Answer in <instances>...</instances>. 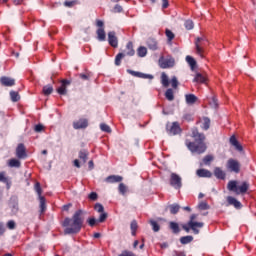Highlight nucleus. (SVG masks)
I'll list each match as a JSON object with an SVG mask.
<instances>
[{"label":"nucleus","mask_w":256,"mask_h":256,"mask_svg":"<svg viewBox=\"0 0 256 256\" xmlns=\"http://www.w3.org/2000/svg\"><path fill=\"white\" fill-rule=\"evenodd\" d=\"M83 210H77L72 218H65L63 222V227H66L64 230L65 235H73L79 233L81 231V227H83Z\"/></svg>","instance_id":"nucleus-1"},{"label":"nucleus","mask_w":256,"mask_h":256,"mask_svg":"<svg viewBox=\"0 0 256 256\" xmlns=\"http://www.w3.org/2000/svg\"><path fill=\"white\" fill-rule=\"evenodd\" d=\"M192 137L195 138L196 142L186 141V147H188L189 151H191V153H198V155L205 153V151H207V144L204 142L205 134L199 133V130L194 128L192 130Z\"/></svg>","instance_id":"nucleus-2"},{"label":"nucleus","mask_w":256,"mask_h":256,"mask_svg":"<svg viewBox=\"0 0 256 256\" xmlns=\"http://www.w3.org/2000/svg\"><path fill=\"white\" fill-rule=\"evenodd\" d=\"M228 191H232L236 195H245L247 191H249V184L247 182H238L235 180H231L227 185Z\"/></svg>","instance_id":"nucleus-3"},{"label":"nucleus","mask_w":256,"mask_h":256,"mask_svg":"<svg viewBox=\"0 0 256 256\" xmlns=\"http://www.w3.org/2000/svg\"><path fill=\"white\" fill-rule=\"evenodd\" d=\"M133 55H135V50L133 49V42H128L124 51L117 54L115 58V65H121V59H123V57H133Z\"/></svg>","instance_id":"nucleus-4"},{"label":"nucleus","mask_w":256,"mask_h":256,"mask_svg":"<svg viewBox=\"0 0 256 256\" xmlns=\"http://www.w3.org/2000/svg\"><path fill=\"white\" fill-rule=\"evenodd\" d=\"M195 49L197 55H199L203 59V53H205V47L209 45V41L204 36L198 37L195 40Z\"/></svg>","instance_id":"nucleus-5"},{"label":"nucleus","mask_w":256,"mask_h":256,"mask_svg":"<svg viewBox=\"0 0 256 256\" xmlns=\"http://www.w3.org/2000/svg\"><path fill=\"white\" fill-rule=\"evenodd\" d=\"M159 66L161 69H169L171 67H175V58L171 56L160 57L159 59Z\"/></svg>","instance_id":"nucleus-6"},{"label":"nucleus","mask_w":256,"mask_h":256,"mask_svg":"<svg viewBox=\"0 0 256 256\" xmlns=\"http://www.w3.org/2000/svg\"><path fill=\"white\" fill-rule=\"evenodd\" d=\"M226 169L232 173H239L241 171V163L233 158H230L226 163Z\"/></svg>","instance_id":"nucleus-7"},{"label":"nucleus","mask_w":256,"mask_h":256,"mask_svg":"<svg viewBox=\"0 0 256 256\" xmlns=\"http://www.w3.org/2000/svg\"><path fill=\"white\" fill-rule=\"evenodd\" d=\"M35 191L39 197L41 213H43L45 211V197L41 196L42 190L39 182L35 184Z\"/></svg>","instance_id":"nucleus-8"},{"label":"nucleus","mask_w":256,"mask_h":256,"mask_svg":"<svg viewBox=\"0 0 256 256\" xmlns=\"http://www.w3.org/2000/svg\"><path fill=\"white\" fill-rule=\"evenodd\" d=\"M170 185L174 187V189H181L183 184L181 182L180 176L175 173H172L170 176Z\"/></svg>","instance_id":"nucleus-9"},{"label":"nucleus","mask_w":256,"mask_h":256,"mask_svg":"<svg viewBox=\"0 0 256 256\" xmlns=\"http://www.w3.org/2000/svg\"><path fill=\"white\" fill-rule=\"evenodd\" d=\"M166 129L169 135H179V133H181V128L179 127V124L177 122L167 124Z\"/></svg>","instance_id":"nucleus-10"},{"label":"nucleus","mask_w":256,"mask_h":256,"mask_svg":"<svg viewBox=\"0 0 256 256\" xmlns=\"http://www.w3.org/2000/svg\"><path fill=\"white\" fill-rule=\"evenodd\" d=\"M74 129H87L89 127V120L81 118L73 122Z\"/></svg>","instance_id":"nucleus-11"},{"label":"nucleus","mask_w":256,"mask_h":256,"mask_svg":"<svg viewBox=\"0 0 256 256\" xmlns=\"http://www.w3.org/2000/svg\"><path fill=\"white\" fill-rule=\"evenodd\" d=\"M203 222H195V221H189L188 227L192 229V231L195 233V235H199V229L203 228Z\"/></svg>","instance_id":"nucleus-12"},{"label":"nucleus","mask_w":256,"mask_h":256,"mask_svg":"<svg viewBox=\"0 0 256 256\" xmlns=\"http://www.w3.org/2000/svg\"><path fill=\"white\" fill-rule=\"evenodd\" d=\"M0 83L4 85V87H13V85H15V79L3 76L0 78Z\"/></svg>","instance_id":"nucleus-13"},{"label":"nucleus","mask_w":256,"mask_h":256,"mask_svg":"<svg viewBox=\"0 0 256 256\" xmlns=\"http://www.w3.org/2000/svg\"><path fill=\"white\" fill-rule=\"evenodd\" d=\"M16 157H18V159H25V157H27L25 146L23 144H19L16 148Z\"/></svg>","instance_id":"nucleus-14"},{"label":"nucleus","mask_w":256,"mask_h":256,"mask_svg":"<svg viewBox=\"0 0 256 256\" xmlns=\"http://www.w3.org/2000/svg\"><path fill=\"white\" fill-rule=\"evenodd\" d=\"M185 101L187 105H195L199 101V98L195 94H186Z\"/></svg>","instance_id":"nucleus-15"},{"label":"nucleus","mask_w":256,"mask_h":256,"mask_svg":"<svg viewBox=\"0 0 256 256\" xmlns=\"http://www.w3.org/2000/svg\"><path fill=\"white\" fill-rule=\"evenodd\" d=\"M67 85H71V82L68 80H62V84L57 89V93H59V95H67Z\"/></svg>","instance_id":"nucleus-16"},{"label":"nucleus","mask_w":256,"mask_h":256,"mask_svg":"<svg viewBox=\"0 0 256 256\" xmlns=\"http://www.w3.org/2000/svg\"><path fill=\"white\" fill-rule=\"evenodd\" d=\"M108 41H109V45H111V47H117L119 45L117 36H115V32L108 33Z\"/></svg>","instance_id":"nucleus-17"},{"label":"nucleus","mask_w":256,"mask_h":256,"mask_svg":"<svg viewBox=\"0 0 256 256\" xmlns=\"http://www.w3.org/2000/svg\"><path fill=\"white\" fill-rule=\"evenodd\" d=\"M196 175L198 177H204V178H211V177H213V173H211V171H209L207 169H198L196 171Z\"/></svg>","instance_id":"nucleus-18"},{"label":"nucleus","mask_w":256,"mask_h":256,"mask_svg":"<svg viewBox=\"0 0 256 256\" xmlns=\"http://www.w3.org/2000/svg\"><path fill=\"white\" fill-rule=\"evenodd\" d=\"M128 73L130 75H133V77H140L141 79H153L152 75L149 74H143L141 72H135L133 70H128Z\"/></svg>","instance_id":"nucleus-19"},{"label":"nucleus","mask_w":256,"mask_h":256,"mask_svg":"<svg viewBox=\"0 0 256 256\" xmlns=\"http://www.w3.org/2000/svg\"><path fill=\"white\" fill-rule=\"evenodd\" d=\"M227 201H228L229 205H233V207H235V209H241V202H239L233 196H228Z\"/></svg>","instance_id":"nucleus-20"},{"label":"nucleus","mask_w":256,"mask_h":256,"mask_svg":"<svg viewBox=\"0 0 256 256\" xmlns=\"http://www.w3.org/2000/svg\"><path fill=\"white\" fill-rule=\"evenodd\" d=\"M123 181V177L111 175L106 178V183H121Z\"/></svg>","instance_id":"nucleus-21"},{"label":"nucleus","mask_w":256,"mask_h":256,"mask_svg":"<svg viewBox=\"0 0 256 256\" xmlns=\"http://www.w3.org/2000/svg\"><path fill=\"white\" fill-rule=\"evenodd\" d=\"M230 143L231 145H233V147H235V149H237V151H243V146L239 144V141H237V138H235V136H231Z\"/></svg>","instance_id":"nucleus-22"},{"label":"nucleus","mask_w":256,"mask_h":256,"mask_svg":"<svg viewBox=\"0 0 256 256\" xmlns=\"http://www.w3.org/2000/svg\"><path fill=\"white\" fill-rule=\"evenodd\" d=\"M147 45L151 51H157V49H159V47L157 46V41L155 39H148Z\"/></svg>","instance_id":"nucleus-23"},{"label":"nucleus","mask_w":256,"mask_h":256,"mask_svg":"<svg viewBox=\"0 0 256 256\" xmlns=\"http://www.w3.org/2000/svg\"><path fill=\"white\" fill-rule=\"evenodd\" d=\"M214 175L217 179H225V172L219 167L214 169Z\"/></svg>","instance_id":"nucleus-24"},{"label":"nucleus","mask_w":256,"mask_h":256,"mask_svg":"<svg viewBox=\"0 0 256 256\" xmlns=\"http://www.w3.org/2000/svg\"><path fill=\"white\" fill-rule=\"evenodd\" d=\"M79 159L82 163H87V159H89V152L82 150L79 152Z\"/></svg>","instance_id":"nucleus-25"},{"label":"nucleus","mask_w":256,"mask_h":256,"mask_svg":"<svg viewBox=\"0 0 256 256\" xmlns=\"http://www.w3.org/2000/svg\"><path fill=\"white\" fill-rule=\"evenodd\" d=\"M96 33H97V39L98 40L105 41L106 34H105V29L104 28H99Z\"/></svg>","instance_id":"nucleus-26"},{"label":"nucleus","mask_w":256,"mask_h":256,"mask_svg":"<svg viewBox=\"0 0 256 256\" xmlns=\"http://www.w3.org/2000/svg\"><path fill=\"white\" fill-rule=\"evenodd\" d=\"M193 81L194 83H205L207 78H205L201 73H197Z\"/></svg>","instance_id":"nucleus-27"},{"label":"nucleus","mask_w":256,"mask_h":256,"mask_svg":"<svg viewBox=\"0 0 256 256\" xmlns=\"http://www.w3.org/2000/svg\"><path fill=\"white\" fill-rule=\"evenodd\" d=\"M211 125V120L207 117H204L202 119V129H204V131H207V129H209Z\"/></svg>","instance_id":"nucleus-28"},{"label":"nucleus","mask_w":256,"mask_h":256,"mask_svg":"<svg viewBox=\"0 0 256 256\" xmlns=\"http://www.w3.org/2000/svg\"><path fill=\"white\" fill-rule=\"evenodd\" d=\"M186 62L190 65L191 69H195L197 66V61L191 56H186Z\"/></svg>","instance_id":"nucleus-29"},{"label":"nucleus","mask_w":256,"mask_h":256,"mask_svg":"<svg viewBox=\"0 0 256 256\" xmlns=\"http://www.w3.org/2000/svg\"><path fill=\"white\" fill-rule=\"evenodd\" d=\"M165 97L168 101H173V99H175V93L173 92V89H168L165 92Z\"/></svg>","instance_id":"nucleus-30"},{"label":"nucleus","mask_w":256,"mask_h":256,"mask_svg":"<svg viewBox=\"0 0 256 256\" xmlns=\"http://www.w3.org/2000/svg\"><path fill=\"white\" fill-rule=\"evenodd\" d=\"M179 209H181V206H179L178 204H172L169 206V210L172 215H176V213H179Z\"/></svg>","instance_id":"nucleus-31"},{"label":"nucleus","mask_w":256,"mask_h":256,"mask_svg":"<svg viewBox=\"0 0 256 256\" xmlns=\"http://www.w3.org/2000/svg\"><path fill=\"white\" fill-rule=\"evenodd\" d=\"M161 83H162L163 87H169V77L167 76V74L162 73Z\"/></svg>","instance_id":"nucleus-32"},{"label":"nucleus","mask_w":256,"mask_h":256,"mask_svg":"<svg viewBox=\"0 0 256 256\" xmlns=\"http://www.w3.org/2000/svg\"><path fill=\"white\" fill-rule=\"evenodd\" d=\"M10 98H11V101H13L14 103H17V101L21 99V96H19V92L11 91Z\"/></svg>","instance_id":"nucleus-33"},{"label":"nucleus","mask_w":256,"mask_h":256,"mask_svg":"<svg viewBox=\"0 0 256 256\" xmlns=\"http://www.w3.org/2000/svg\"><path fill=\"white\" fill-rule=\"evenodd\" d=\"M138 57H145L147 55V49L145 46H140L137 50Z\"/></svg>","instance_id":"nucleus-34"},{"label":"nucleus","mask_w":256,"mask_h":256,"mask_svg":"<svg viewBox=\"0 0 256 256\" xmlns=\"http://www.w3.org/2000/svg\"><path fill=\"white\" fill-rule=\"evenodd\" d=\"M130 229L133 237H135V235H137V229H138L137 221L134 220L131 222Z\"/></svg>","instance_id":"nucleus-35"},{"label":"nucleus","mask_w":256,"mask_h":256,"mask_svg":"<svg viewBox=\"0 0 256 256\" xmlns=\"http://www.w3.org/2000/svg\"><path fill=\"white\" fill-rule=\"evenodd\" d=\"M191 241H193V236H183L180 238V243H182V245H187V243H191Z\"/></svg>","instance_id":"nucleus-36"},{"label":"nucleus","mask_w":256,"mask_h":256,"mask_svg":"<svg viewBox=\"0 0 256 256\" xmlns=\"http://www.w3.org/2000/svg\"><path fill=\"white\" fill-rule=\"evenodd\" d=\"M53 93V86L46 85L43 87V94L44 95H51Z\"/></svg>","instance_id":"nucleus-37"},{"label":"nucleus","mask_w":256,"mask_h":256,"mask_svg":"<svg viewBox=\"0 0 256 256\" xmlns=\"http://www.w3.org/2000/svg\"><path fill=\"white\" fill-rule=\"evenodd\" d=\"M9 166L10 167H17V168H19V167H21V161H19L17 159H11L9 161Z\"/></svg>","instance_id":"nucleus-38"},{"label":"nucleus","mask_w":256,"mask_h":256,"mask_svg":"<svg viewBox=\"0 0 256 256\" xmlns=\"http://www.w3.org/2000/svg\"><path fill=\"white\" fill-rule=\"evenodd\" d=\"M170 229H172L173 233H179V224L175 222H170Z\"/></svg>","instance_id":"nucleus-39"},{"label":"nucleus","mask_w":256,"mask_h":256,"mask_svg":"<svg viewBox=\"0 0 256 256\" xmlns=\"http://www.w3.org/2000/svg\"><path fill=\"white\" fill-rule=\"evenodd\" d=\"M198 209H200V211H207V209H209V204L202 201L198 204Z\"/></svg>","instance_id":"nucleus-40"},{"label":"nucleus","mask_w":256,"mask_h":256,"mask_svg":"<svg viewBox=\"0 0 256 256\" xmlns=\"http://www.w3.org/2000/svg\"><path fill=\"white\" fill-rule=\"evenodd\" d=\"M213 155H206L204 158H203V163L204 165H210L211 164V161H213Z\"/></svg>","instance_id":"nucleus-41"},{"label":"nucleus","mask_w":256,"mask_h":256,"mask_svg":"<svg viewBox=\"0 0 256 256\" xmlns=\"http://www.w3.org/2000/svg\"><path fill=\"white\" fill-rule=\"evenodd\" d=\"M150 225L152 226V229L155 233H157L159 231V229H161L159 227V224L154 220H150Z\"/></svg>","instance_id":"nucleus-42"},{"label":"nucleus","mask_w":256,"mask_h":256,"mask_svg":"<svg viewBox=\"0 0 256 256\" xmlns=\"http://www.w3.org/2000/svg\"><path fill=\"white\" fill-rule=\"evenodd\" d=\"M184 25L188 31H191V29L195 27V24H193V20H186Z\"/></svg>","instance_id":"nucleus-43"},{"label":"nucleus","mask_w":256,"mask_h":256,"mask_svg":"<svg viewBox=\"0 0 256 256\" xmlns=\"http://www.w3.org/2000/svg\"><path fill=\"white\" fill-rule=\"evenodd\" d=\"M101 131H104L105 133H111V127L109 125L102 123L100 124Z\"/></svg>","instance_id":"nucleus-44"},{"label":"nucleus","mask_w":256,"mask_h":256,"mask_svg":"<svg viewBox=\"0 0 256 256\" xmlns=\"http://www.w3.org/2000/svg\"><path fill=\"white\" fill-rule=\"evenodd\" d=\"M118 190H119V193H121V195H125V193H127V187L123 183L119 184Z\"/></svg>","instance_id":"nucleus-45"},{"label":"nucleus","mask_w":256,"mask_h":256,"mask_svg":"<svg viewBox=\"0 0 256 256\" xmlns=\"http://www.w3.org/2000/svg\"><path fill=\"white\" fill-rule=\"evenodd\" d=\"M171 87H173V89H177V87L179 86V81L177 80V77H172L171 81Z\"/></svg>","instance_id":"nucleus-46"},{"label":"nucleus","mask_w":256,"mask_h":256,"mask_svg":"<svg viewBox=\"0 0 256 256\" xmlns=\"http://www.w3.org/2000/svg\"><path fill=\"white\" fill-rule=\"evenodd\" d=\"M94 209L97 213L105 212V208L100 203L95 204Z\"/></svg>","instance_id":"nucleus-47"},{"label":"nucleus","mask_w":256,"mask_h":256,"mask_svg":"<svg viewBox=\"0 0 256 256\" xmlns=\"http://www.w3.org/2000/svg\"><path fill=\"white\" fill-rule=\"evenodd\" d=\"M166 37L168 38V41H173V39H175V34H173L171 30L166 29Z\"/></svg>","instance_id":"nucleus-48"},{"label":"nucleus","mask_w":256,"mask_h":256,"mask_svg":"<svg viewBox=\"0 0 256 256\" xmlns=\"http://www.w3.org/2000/svg\"><path fill=\"white\" fill-rule=\"evenodd\" d=\"M106 219H107V213L101 212L100 217L98 219V223H105Z\"/></svg>","instance_id":"nucleus-49"},{"label":"nucleus","mask_w":256,"mask_h":256,"mask_svg":"<svg viewBox=\"0 0 256 256\" xmlns=\"http://www.w3.org/2000/svg\"><path fill=\"white\" fill-rule=\"evenodd\" d=\"M87 222H88V225H90V227H95V225L97 223H99V221L95 218H90V219L87 220Z\"/></svg>","instance_id":"nucleus-50"},{"label":"nucleus","mask_w":256,"mask_h":256,"mask_svg":"<svg viewBox=\"0 0 256 256\" xmlns=\"http://www.w3.org/2000/svg\"><path fill=\"white\" fill-rule=\"evenodd\" d=\"M15 226H16L15 221H13V220L8 221V223H7L8 229L13 230V229H15Z\"/></svg>","instance_id":"nucleus-51"},{"label":"nucleus","mask_w":256,"mask_h":256,"mask_svg":"<svg viewBox=\"0 0 256 256\" xmlns=\"http://www.w3.org/2000/svg\"><path fill=\"white\" fill-rule=\"evenodd\" d=\"M121 11H123V7H121V5H116L113 9L114 13H121Z\"/></svg>","instance_id":"nucleus-52"},{"label":"nucleus","mask_w":256,"mask_h":256,"mask_svg":"<svg viewBox=\"0 0 256 256\" xmlns=\"http://www.w3.org/2000/svg\"><path fill=\"white\" fill-rule=\"evenodd\" d=\"M44 129L43 125L38 124L35 126L36 133H41V131Z\"/></svg>","instance_id":"nucleus-53"},{"label":"nucleus","mask_w":256,"mask_h":256,"mask_svg":"<svg viewBox=\"0 0 256 256\" xmlns=\"http://www.w3.org/2000/svg\"><path fill=\"white\" fill-rule=\"evenodd\" d=\"M89 199H91L92 201H96V199H97V193L92 192V193L89 195Z\"/></svg>","instance_id":"nucleus-54"},{"label":"nucleus","mask_w":256,"mask_h":256,"mask_svg":"<svg viewBox=\"0 0 256 256\" xmlns=\"http://www.w3.org/2000/svg\"><path fill=\"white\" fill-rule=\"evenodd\" d=\"M64 5H65V7H73V5H75V2H73V1H65Z\"/></svg>","instance_id":"nucleus-55"},{"label":"nucleus","mask_w":256,"mask_h":256,"mask_svg":"<svg viewBox=\"0 0 256 256\" xmlns=\"http://www.w3.org/2000/svg\"><path fill=\"white\" fill-rule=\"evenodd\" d=\"M173 256H187L185 252L173 251Z\"/></svg>","instance_id":"nucleus-56"},{"label":"nucleus","mask_w":256,"mask_h":256,"mask_svg":"<svg viewBox=\"0 0 256 256\" xmlns=\"http://www.w3.org/2000/svg\"><path fill=\"white\" fill-rule=\"evenodd\" d=\"M80 77L84 80V81H89V77H91V75H87V74H80Z\"/></svg>","instance_id":"nucleus-57"},{"label":"nucleus","mask_w":256,"mask_h":256,"mask_svg":"<svg viewBox=\"0 0 256 256\" xmlns=\"http://www.w3.org/2000/svg\"><path fill=\"white\" fill-rule=\"evenodd\" d=\"M210 105H211L212 107H217V98L213 97V98H212V101L210 102Z\"/></svg>","instance_id":"nucleus-58"},{"label":"nucleus","mask_w":256,"mask_h":256,"mask_svg":"<svg viewBox=\"0 0 256 256\" xmlns=\"http://www.w3.org/2000/svg\"><path fill=\"white\" fill-rule=\"evenodd\" d=\"M169 7V2L167 0H162V8L167 9Z\"/></svg>","instance_id":"nucleus-59"},{"label":"nucleus","mask_w":256,"mask_h":256,"mask_svg":"<svg viewBox=\"0 0 256 256\" xmlns=\"http://www.w3.org/2000/svg\"><path fill=\"white\" fill-rule=\"evenodd\" d=\"M96 25H97V27H100V29H103L104 23H103V21H101V20H97V21H96Z\"/></svg>","instance_id":"nucleus-60"},{"label":"nucleus","mask_w":256,"mask_h":256,"mask_svg":"<svg viewBox=\"0 0 256 256\" xmlns=\"http://www.w3.org/2000/svg\"><path fill=\"white\" fill-rule=\"evenodd\" d=\"M0 181H7V178H5V173H0Z\"/></svg>","instance_id":"nucleus-61"},{"label":"nucleus","mask_w":256,"mask_h":256,"mask_svg":"<svg viewBox=\"0 0 256 256\" xmlns=\"http://www.w3.org/2000/svg\"><path fill=\"white\" fill-rule=\"evenodd\" d=\"M88 167H89V169H93V168L95 167V164L93 163L92 160H90V161L88 162Z\"/></svg>","instance_id":"nucleus-62"},{"label":"nucleus","mask_w":256,"mask_h":256,"mask_svg":"<svg viewBox=\"0 0 256 256\" xmlns=\"http://www.w3.org/2000/svg\"><path fill=\"white\" fill-rule=\"evenodd\" d=\"M74 166L77 167L78 169L81 167V164L79 163V161L77 159L74 160Z\"/></svg>","instance_id":"nucleus-63"},{"label":"nucleus","mask_w":256,"mask_h":256,"mask_svg":"<svg viewBox=\"0 0 256 256\" xmlns=\"http://www.w3.org/2000/svg\"><path fill=\"white\" fill-rule=\"evenodd\" d=\"M68 209H71V204H67L63 206V211H67Z\"/></svg>","instance_id":"nucleus-64"}]
</instances>
